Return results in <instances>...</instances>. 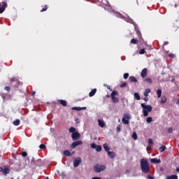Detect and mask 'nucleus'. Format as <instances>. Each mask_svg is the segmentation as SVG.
Returning <instances> with one entry per match:
<instances>
[{"label":"nucleus","mask_w":179,"mask_h":179,"mask_svg":"<svg viewBox=\"0 0 179 179\" xmlns=\"http://www.w3.org/2000/svg\"><path fill=\"white\" fill-rule=\"evenodd\" d=\"M140 166L142 173H144L145 174H148V173H149L150 167L149 166V162L146 160V159H141Z\"/></svg>","instance_id":"nucleus-1"},{"label":"nucleus","mask_w":179,"mask_h":179,"mask_svg":"<svg viewBox=\"0 0 179 179\" xmlns=\"http://www.w3.org/2000/svg\"><path fill=\"white\" fill-rule=\"evenodd\" d=\"M141 107L143 108V113L144 117H148L149 115L148 113H150L152 110H153V108L150 105H145V103H141Z\"/></svg>","instance_id":"nucleus-2"},{"label":"nucleus","mask_w":179,"mask_h":179,"mask_svg":"<svg viewBox=\"0 0 179 179\" xmlns=\"http://www.w3.org/2000/svg\"><path fill=\"white\" fill-rule=\"evenodd\" d=\"M93 170L94 173H101V171H104L106 170V166L97 164L94 166Z\"/></svg>","instance_id":"nucleus-3"},{"label":"nucleus","mask_w":179,"mask_h":179,"mask_svg":"<svg viewBox=\"0 0 179 179\" xmlns=\"http://www.w3.org/2000/svg\"><path fill=\"white\" fill-rule=\"evenodd\" d=\"M10 85L14 87H19V86L22 85V83H20L17 78H13L10 79Z\"/></svg>","instance_id":"nucleus-4"},{"label":"nucleus","mask_w":179,"mask_h":179,"mask_svg":"<svg viewBox=\"0 0 179 179\" xmlns=\"http://www.w3.org/2000/svg\"><path fill=\"white\" fill-rule=\"evenodd\" d=\"M115 96H118V92L115 90L113 91L110 94L113 103H118L120 101L118 98L115 97Z\"/></svg>","instance_id":"nucleus-5"},{"label":"nucleus","mask_w":179,"mask_h":179,"mask_svg":"<svg viewBox=\"0 0 179 179\" xmlns=\"http://www.w3.org/2000/svg\"><path fill=\"white\" fill-rule=\"evenodd\" d=\"M83 143V141L78 140L77 141H75L72 143V144L70 145L71 149H75L76 146H79L80 145H82Z\"/></svg>","instance_id":"nucleus-6"},{"label":"nucleus","mask_w":179,"mask_h":179,"mask_svg":"<svg viewBox=\"0 0 179 179\" xmlns=\"http://www.w3.org/2000/svg\"><path fill=\"white\" fill-rule=\"evenodd\" d=\"M71 138L73 141H79V139H80V134L76 131L71 134Z\"/></svg>","instance_id":"nucleus-7"},{"label":"nucleus","mask_w":179,"mask_h":179,"mask_svg":"<svg viewBox=\"0 0 179 179\" xmlns=\"http://www.w3.org/2000/svg\"><path fill=\"white\" fill-rule=\"evenodd\" d=\"M0 173H3V174L6 176V174H9V173H10V169L0 167Z\"/></svg>","instance_id":"nucleus-8"},{"label":"nucleus","mask_w":179,"mask_h":179,"mask_svg":"<svg viewBox=\"0 0 179 179\" xmlns=\"http://www.w3.org/2000/svg\"><path fill=\"white\" fill-rule=\"evenodd\" d=\"M2 4H3L2 6L0 7V13H3L6 8H8V3H6V2L3 1ZM0 6H1V3H0Z\"/></svg>","instance_id":"nucleus-9"},{"label":"nucleus","mask_w":179,"mask_h":179,"mask_svg":"<svg viewBox=\"0 0 179 179\" xmlns=\"http://www.w3.org/2000/svg\"><path fill=\"white\" fill-rule=\"evenodd\" d=\"M82 163V159L80 157H78L77 159H75L73 161V166L74 167H78L79 164Z\"/></svg>","instance_id":"nucleus-10"},{"label":"nucleus","mask_w":179,"mask_h":179,"mask_svg":"<svg viewBox=\"0 0 179 179\" xmlns=\"http://www.w3.org/2000/svg\"><path fill=\"white\" fill-rule=\"evenodd\" d=\"M143 41L142 39H135V38H131L130 41L131 44H138V43H142Z\"/></svg>","instance_id":"nucleus-11"},{"label":"nucleus","mask_w":179,"mask_h":179,"mask_svg":"<svg viewBox=\"0 0 179 179\" xmlns=\"http://www.w3.org/2000/svg\"><path fill=\"white\" fill-rule=\"evenodd\" d=\"M141 76L143 78L148 76V69L145 68L141 71Z\"/></svg>","instance_id":"nucleus-12"},{"label":"nucleus","mask_w":179,"mask_h":179,"mask_svg":"<svg viewBox=\"0 0 179 179\" xmlns=\"http://www.w3.org/2000/svg\"><path fill=\"white\" fill-rule=\"evenodd\" d=\"M31 162L35 166H41V159L34 160V157L32 158Z\"/></svg>","instance_id":"nucleus-13"},{"label":"nucleus","mask_w":179,"mask_h":179,"mask_svg":"<svg viewBox=\"0 0 179 179\" xmlns=\"http://www.w3.org/2000/svg\"><path fill=\"white\" fill-rule=\"evenodd\" d=\"M73 153L74 152L71 153L69 152V150H64V152H63L64 155L66 156L67 157H71V156H72V155H73Z\"/></svg>","instance_id":"nucleus-14"},{"label":"nucleus","mask_w":179,"mask_h":179,"mask_svg":"<svg viewBox=\"0 0 179 179\" xmlns=\"http://www.w3.org/2000/svg\"><path fill=\"white\" fill-rule=\"evenodd\" d=\"M151 163H154V164H159V163H162V160L152 158L151 159Z\"/></svg>","instance_id":"nucleus-15"},{"label":"nucleus","mask_w":179,"mask_h":179,"mask_svg":"<svg viewBox=\"0 0 179 179\" xmlns=\"http://www.w3.org/2000/svg\"><path fill=\"white\" fill-rule=\"evenodd\" d=\"M58 101L62 106H63V107H66V106H68V102L65 100L59 99Z\"/></svg>","instance_id":"nucleus-16"},{"label":"nucleus","mask_w":179,"mask_h":179,"mask_svg":"<svg viewBox=\"0 0 179 179\" xmlns=\"http://www.w3.org/2000/svg\"><path fill=\"white\" fill-rule=\"evenodd\" d=\"M86 107H73L71 108V110H75L76 111H80L82 110H86Z\"/></svg>","instance_id":"nucleus-17"},{"label":"nucleus","mask_w":179,"mask_h":179,"mask_svg":"<svg viewBox=\"0 0 179 179\" xmlns=\"http://www.w3.org/2000/svg\"><path fill=\"white\" fill-rule=\"evenodd\" d=\"M136 31L138 38L140 40H142V41L143 42L144 40H143V38H142V34L141 33V31H139V29H137Z\"/></svg>","instance_id":"nucleus-18"},{"label":"nucleus","mask_w":179,"mask_h":179,"mask_svg":"<svg viewBox=\"0 0 179 179\" xmlns=\"http://www.w3.org/2000/svg\"><path fill=\"white\" fill-rule=\"evenodd\" d=\"M97 92V90L96 88L93 89L90 93H89V96L90 97H93L96 94V92Z\"/></svg>","instance_id":"nucleus-19"},{"label":"nucleus","mask_w":179,"mask_h":179,"mask_svg":"<svg viewBox=\"0 0 179 179\" xmlns=\"http://www.w3.org/2000/svg\"><path fill=\"white\" fill-rule=\"evenodd\" d=\"M107 153H108V156H109L110 159H114V157H115V152L109 151Z\"/></svg>","instance_id":"nucleus-20"},{"label":"nucleus","mask_w":179,"mask_h":179,"mask_svg":"<svg viewBox=\"0 0 179 179\" xmlns=\"http://www.w3.org/2000/svg\"><path fill=\"white\" fill-rule=\"evenodd\" d=\"M129 80L131 83H138V80L136 79V78L134 77V76H130L129 77Z\"/></svg>","instance_id":"nucleus-21"},{"label":"nucleus","mask_w":179,"mask_h":179,"mask_svg":"<svg viewBox=\"0 0 179 179\" xmlns=\"http://www.w3.org/2000/svg\"><path fill=\"white\" fill-rule=\"evenodd\" d=\"M98 125H99L101 128H104L106 124H104V121L101 120H98Z\"/></svg>","instance_id":"nucleus-22"},{"label":"nucleus","mask_w":179,"mask_h":179,"mask_svg":"<svg viewBox=\"0 0 179 179\" xmlns=\"http://www.w3.org/2000/svg\"><path fill=\"white\" fill-rule=\"evenodd\" d=\"M103 148L104 150L106 152H107V153H108V152H110V147H108V145H107V143H106L103 145Z\"/></svg>","instance_id":"nucleus-23"},{"label":"nucleus","mask_w":179,"mask_h":179,"mask_svg":"<svg viewBox=\"0 0 179 179\" xmlns=\"http://www.w3.org/2000/svg\"><path fill=\"white\" fill-rule=\"evenodd\" d=\"M122 122H123V124H125L126 125L129 124V120L128 119H125V117H122Z\"/></svg>","instance_id":"nucleus-24"},{"label":"nucleus","mask_w":179,"mask_h":179,"mask_svg":"<svg viewBox=\"0 0 179 179\" xmlns=\"http://www.w3.org/2000/svg\"><path fill=\"white\" fill-rule=\"evenodd\" d=\"M13 124L15 127H17V125H20V120L19 119H17V120L13 121Z\"/></svg>","instance_id":"nucleus-25"},{"label":"nucleus","mask_w":179,"mask_h":179,"mask_svg":"<svg viewBox=\"0 0 179 179\" xmlns=\"http://www.w3.org/2000/svg\"><path fill=\"white\" fill-rule=\"evenodd\" d=\"M123 118L126 119V120H131V115H129V113H124L123 115Z\"/></svg>","instance_id":"nucleus-26"},{"label":"nucleus","mask_w":179,"mask_h":179,"mask_svg":"<svg viewBox=\"0 0 179 179\" xmlns=\"http://www.w3.org/2000/svg\"><path fill=\"white\" fill-rule=\"evenodd\" d=\"M149 93H150V89H146L145 92H144V96L145 97H148V96H149Z\"/></svg>","instance_id":"nucleus-27"},{"label":"nucleus","mask_w":179,"mask_h":179,"mask_svg":"<svg viewBox=\"0 0 179 179\" xmlns=\"http://www.w3.org/2000/svg\"><path fill=\"white\" fill-rule=\"evenodd\" d=\"M157 98L160 99V97H162V90H157Z\"/></svg>","instance_id":"nucleus-28"},{"label":"nucleus","mask_w":179,"mask_h":179,"mask_svg":"<svg viewBox=\"0 0 179 179\" xmlns=\"http://www.w3.org/2000/svg\"><path fill=\"white\" fill-rule=\"evenodd\" d=\"M134 97L136 100H141V96L138 92L134 93Z\"/></svg>","instance_id":"nucleus-29"},{"label":"nucleus","mask_w":179,"mask_h":179,"mask_svg":"<svg viewBox=\"0 0 179 179\" xmlns=\"http://www.w3.org/2000/svg\"><path fill=\"white\" fill-rule=\"evenodd\" d=\"M132 138L134 141H136V139H138V134H136V132L135 131L133 132Z\"/></svg>","instance_id":"nucleus-30"},{"label":"nucleus","mask_w":179,"mask_h":179,"mask_svg":"<svg viewBox=\"0 0 179 179\" xmlns=\"http://www.w3.org/2000/svg\"><path fill=\"white\" fill-rule=\"evenodd\" d=\"M159 152H161V153H163V152H164V150H166V145H162L159 148Z\"/></svg>","instance_id":"nucleus-31"},{"label":"nucleus","mask_w":179,"mask_h":179,"mask_svg":"<svg viewBox=\"0 0 179 179\" xmlns=\"http://www.w3.org/2000/svg\"><path fill=\"white\" fill-rule=\"evenodd\" d=\"M166 101H167V98L166 96H163L161 99V103L162 104H164V103H166Z\"/></svg>","instance_id":"nucleus-32"},{"label":"nucleus","mask_w":179,"mask_h":179,"mask_svg":"<svg viewBox=\"0 0 179 179\" xmlns=\"http://www.w3.org/2000/svg\"><path fill=\"white\" fill-rule=\"evenodd\" d=\"M153 121V118H152V117H148L146 119V122H148V124H150V122H152Z\"/></svg>","instance_id":"nucleus-33"},{"label":"nucleus","mask_w":179,"mask_h":179,"mask_svg":"<svg viewBox=\"0 0 179 179\" xmlns=\"http://www.w3.org/2000/svg\"><path fill=\"white\" fill-rule=\"evenodd\" d=\"M69 131V132H71L73 134V133L76 132V129H75V127H70Z\"/></svg>","instance_id":"nucleus-34"},{"label":"nucleus","mask_w":179,"mask_h":179,"mask_svg":"<svg viewBox=\"0 0 179 179\" xmlns=\"http://www.w3.org/2000/svg\"><path fill=\"white\" fill-rule=\"evenodd\" d=\"M145 52H146V50H145V48H143V49L140 50V51H139V54L141 55H143V54H145Z\"/></svg>","instance_id":"nucleus-35"},{"label":"nucleus","mask_w":179,"mask_h":179,"mask_svg":"<svg viewBox=\"0 0 179 179\" xmlns=\"http://www.w3.org/2000/svg\"><path fill=\"white\" fill-rule=\"evenodd\" d=\"M95 149L97 152H101V145H96V148Z\"/></svg>","instance_id":"nucleus-36"},{"label":"nucleus","mask_w":179,"mask_h":179,"mask_svg":"<svg viewBox=\"0 0 179 179\" xmlns=\"http://www.w3.org/2000/svg\"><path fill=\"white\" fill-rule=\"evenodd\" d=\"M47 9H48V6L45 5L44 8L41 10V12H45V10H47Z\"/></svg>","instance_id":"nucleus-37"},{"label":"nucleus","mask_w":179,"mask_h":179,"mask_svg":"<svg viewBox=\"0 0 179 179\" xmlns=\"http://www.w3.org/2000/svg\"><path fill=\"white\" fill-rule=\"evenodd\" d=\"M116 131L117 132H121V125H117L116 127Z\"/></svg>","instance_id":"nucleus-38"},{"label":"nucleus","mask_w":179,"mask_h":179,"mask_svg":"<svg viewBox=\"0 0 179 179\" xmlns=\"http://www.w3.org/2000/svg\"><path fill=\"white\" fill-rule=\"evenodd\" d=\"M129 77V73H125L123 76L124 79H128Z\"/></svg>","instance_id":"nucleus-39"},{"label":"nucleus","mask_w":179,"mask_h":179,"mask_svg":"<svg viewBox=\"0 0 179 179\" xmlns=\"http://www.w3.org/2000/svg\"><path fill=\"white\" fill-rule=\"evenodd\" d=\"M148 145L153 146V140H152V138L148 139Z\"/></svg>","instance_id":"nucleus-40"},{"label":"nucleus","mask_w":179,"mask_h":179,"mask_svg":"<svg viewBox=\"0 0 179 179\" xmlns=\"http://www.w3.org/2000/svg\"><path fill=\"white\" fill-rule=\"evenodd\" d=\"M96 147H97V145H96V143H91L92 149H96Z\"/></svg>","instance_id":"nucleus-41"},{"label":"nucleus","mask_w":179,"mask_h":179,"mask_svg":"<svg viewBox=\"0 0 179 179\" xmlns=\"http://www.w3.org/2000/svg\"><path fill=\"white\" fill-rule=\"evenodd\" d=\"M169 57L170 58H176V55L175 54H173V53H169Z\"/></svg>","instance_id":"nucleus-42"},{"label":"nucleus","mask_w":179,"mask_h":179,"mask_svg":"<svg viewBox=\"0 0 179 179\" xmlns=\"http://www.w3.org/2000/svg\"><path fill=\"white\" fill-rule=\"evenodd\" d=\"M145 82H147V83H152V79L148 78L145 80Z\"/></svg>","instance_id":"nucleus-43"},{"label":"nucleus","mask_w":179,"mask_h":179,"mask_svg":"<svg viewBox=\"0 0 179 179\" xmlns=\"http://www.w3.org/2000/svg\"><path fill=\"white\" fill-rule=\"evenodd\" d=\"M22 157H27V153L25 151H24L22 153Z\"/></svg>","instance_id":"nucleus-44"},{"label":"nucleus","mask_w":179,"mask_h":179,"mask_svg":"<svg viewBox=\"0 0 179 179\" xmlns=\"http://www.w3.org/2000/svg\"><path fill=\"white\" fill-rule=\"evenodd\" d=\"M39 148H40V149H45V145H44V144H41V145H39Z\"/></svg>","instance_id":"nucleus-45"},{"label":"nucleus","mask_w":179,"mask_h":179,"mask_svg":"<svg viewBox=\"0 0 179 179\" xmlns=\"http://www.w3.org/2000/svg\"><path fill=\"white\" fill-rule=\"evenodd\" d=\"M172 179H178V176L177 175H171Z\"/></svg>","instance_id":"nucleus-46"},{"label":"nucleus","mask_w":179,"mask_h":179,"mask_svg":"<svg viewBox=\"0 0 179 179\" xmlns=\"http://www.w3.org/2000/svg\"><path fill=\"white\" fill-rule=\"evenodd\" d=\"M127 86V83H123L120 85V87H125Z\"/></svg>","instance_id":"nucleus-47"},{"label":"nucleus","mask_w":179,"mask_h":179,"mask_svg":"<svg viewBox=\"0 0 179 179\" xmlns=\"http://www.w3.org/2000/svg\"><path fill=\"white\" fill-rule=\"evenodd\" d=\"M168 132H169V134H171V133L173 132V128L169 127V128L168 129Z\"/></svg>","instance_id":"nucleus-48"},{"label":"nucleus","mask_w":179,"mask_h":179,"mask_svg":"<svg viewBox=\"0 0 179 179\" xmlns=\"http://www.w3.org/2000/svg\"><path fill=\"white\" fill-rule=\"evenodd\" d=\"M4 90H6L7 92H10V87H5Z\"/></svg>","instance_id":"nucleus-49"},{"label":"nucleus","mask_w":179,"mask_h":179,"mask_svg":"<svg viewBox=\"0 0 179 179\" xmlns=\"http://www.w3.org/2000/svg\"><path fill=\"white\" fill-rule=\"evenodd\" d=\"M148 179H155V177H153V176H150V175H148Z\"/></svg>","instance_id":"nucleus-50"},{"label":"nucleus","mask_w":179,"mask_h":179,"mask_svg":"<svg viewBox=\"0 0 179 179\" xmlns=\"http://www.w3.org/2000/svg\"><path fill=\"white\" fill-rule=\"evenodd\" d=\"M143 100H144V101H148L149 98H148V97H145V98L143 99Z\"/></svg>","instance_id":"nucleus-51"},{"label":"nucleus","mask_w":179,"mask_h":179,"mask_svg":"<svg viewBox=\"0 0 179 179\" xmlns=\"http://www.w3.org/2000/svg\"><path fill=\"white\" fill-rule=\"evenodd\" d=\"M36 94V91H32L31 92V96H34Z\"/></svg>","instance_id":"nucleus-52"},{"label":"nucleus","mask_w":179,"mask_h":179,"mask_svg":"<svg viewBox=\"0 0 179 179\" xmlns=\"http://www.w3.org/2000/svg\"><path fill=\"white\" fill-rule=\"evenodd\" d=\"M92 179H101V178H99V177H93Z\"/></svg>","instance_id":"nucleus-53"},{"label":"nucleus","mask_w":179,"mask_h":179,"mask_svg":"<svg viewBox=\"0 0 179 179\" xmlns=\"http://www.w3.org/2000/svg\"><path fill=\"white\" fill-rule=\"evenodd\" d=\"M166 178H167V179H173V178H172L171 176H168Z\"/></svg>","instance_id":"nucleus-54"},{"label":"nucleus","mask_w":179,"mask_h":179,"mask_svg":"<svg viewBox=\"0 0 179 179\" xmlns=\"http://www.w3.org/2000/svg\"><path fill=\"white\" fill-rule=\"evenodd\" d=\"M168 44H169V43L164 42V45H167Z\"/></svg>","instance_id":"nucleus-55"},{"label":"nucleus","mask_w":179,"mask_h":179,"mask_svg":"<svg viewBox=\"0 0 179 179\" xmlns=\"http://www.w3.org/2000/svg\"><path fill=\"white\" fill-rule=\"evenodd\" d=\"M176 171L179 173V167L176 168Z\"/></svg>","instance_id":"nucleus-56"},{"label":"nucleus","mask_w":179,"mask_h":179,"mask_svg":"<svg viewBox=\"0 0 179 179\" xmlns=\"http://www.w3.org/2000/svg\"><path fill=\"white\" fill-rule=\"evenodd\" d=\"M106 97H107V99H109L110 94H107V95H106Z\"/></svg>","instance_id":"nucleus-57"},{"label":"nucleus","mask_w":179,"mask_h":179,"mask_svg":"<svg viewBox=\"0 0 179 179\" xmlns=\"http://www.w3.org/2000/svg\"><path fill=\"white\" fill-rule=\"evenodd\" d=\"M45 179H49L48 177H46Z\"/></svg>","instance_id":"nucleus-58"},{"label":"nucleus","mask_w":179,"mask_h":179,"mask_svg":"<svg viewBox=\"0 0 179 179\" xmlns=\"http://www.w3.org/2000/svg\"><path fill=\"white\" fill-rule=\"evenodd\" d=\"M120 120L119 119V122H120Z\"/></svg>","instance_id":"nucleus-59"},{"label":"nucleus","mask_w":179,"mask_h":179,"mask_svg":"<svg viewBox=\"0 0 179 179\" xmlns=\"http://www.w3.org/2000/svg\"><path fill=\"white\" fill-rule=\"evenodd\" d=\"M11 179H13V178H11Z\"/></svg>","instance_id":"nucleus-60"}]
</instances>
